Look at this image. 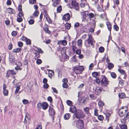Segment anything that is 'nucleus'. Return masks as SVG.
I'll return each instance as SVG.
<instances>
[{
    "mask_svg": "<svg viewBox=\"0 0 129 129\" xmlns=\"http://www.w3.org/2000/svg\"><path fill=\"white\" fill-rule=\"evenodd\" d=\"M102 80L101 81V84L103 87L104 88L106 87V90L108 89L107 85L108 84L109 82L107 78L104 76H102L101 78Z\"/></svg>",
    "mask_w": 129,
    "mask_h": 129,
    "instance_id": "obj_1",
    "label": "nucleus"
},
{
    "mask_svg": "<svg viewBox=\"0 0 129 129\" xmlns=\"http://www.w3.org/2000/svg\"><path fill=\"white\" fill-rule=\"evenodd\" d=\"M73 69L74 70L75 73L76 74H77L81 73L83 71L84 69L82 66L79 65L76 66L74 67Z\"/></svg>",
    "mask_w": 129,
    "mask_h": 129,
    "instance_id": "obj_2",
    "label": "nucleus"
},
{
    "mask_svg": "<svg viewBox=\"0 0 129 129\" xmlns=\"http://www.w3.org/2000/svg\"><path fill=\"white\" fill-rule=\"evenodd\" d=\"M74 116L77 119H80L83 118L84 116L81 110H77L74 114Z\"/></svg>",
    "mask_w": 129,
    "mask_h": 129,
    "instance_id": "obj_3",
    "label": "nucleus"
},
{
    "mask_svg": "<svg viewBox=\"0 0 129 129\" xmlns=\"http://www.w3.org/2000/svg\"><path fill=\"white\" fill-rule=\"evenodd\" d=\"M95 43L94 40L87 39L85 41V45L87 47H90V45L94 47V44Z\"/></svg>",
    "mask_w": 129,
    "mask_h": 129,
    "instance_id": "obj_4",
    "label": "nucleus"
},
{
    "mask_svg": "<svg viewBox=\"0 0 129 129\" xmlns=\"http://www.w3.org/2000/svg\"><path fill=\"white\" fill-rule=\"evenodd\" d=\"M84 123L83 120L79 119L76 122V126L80 129H86L84 126Z\"/></svg>",
    "mask_w": 129,
    "mask_h": 129,
    "instance_id": "obj_5",
    "label": "nucleus"
},
{
    "mask_svg": "<svg viewBox=\"0 0 129 129\" xmlns=\"http://www.w3.org/2000/svg\"><path fill=\"white\" fill-rule=\"evenodd\" d=\"M7 86L6 84H4L3 85V93L5 96H7L8 95L9 91L6 89Z\"/></svg>",
    "mask_w": 129,
    "mask_h": 129,
    "instance_id": "obj_6",
    "label": "nucleus"
},
{
    "mask_svg": "<svg viewBox=\"0 0 129 129\" xmlns=\"http://www.w3.org/2000/svg\"><path fill=\"white\" fill-rule=\"evenodd\" d=\"M49 115L52 117L53 118L54 115L55 114V112L53 108H51L50 107L49 110Z\"/></svg>",
    "mask_w": 129,
    "mask_h": 129,
    "instance_id": "obj_7",
    "label": "nucleus"
},
{
    "mask_svg": "<svg viewBox=\"0 0 129 129\" xmlns=\"http://www.w3.org/2000/svg\"><path fill=\"white\" fill-rule=\"evenodd\" d=\"M72 45L71 47L72 48V49L73 52H75V50L77 48L76 46V42L74 40L72 42Z\"/></svg>",
    "mask_w": 129,
    "mask_h": 129,
    "instance_id": "obj_8",
    "label": "nucleus"
},
{
    "mask_svg": "<svg viewBox=\"0 0 129 129\" xmlns=\"http://www.w3.org/2000/svg\"><path fill=\"white\" fill-rule=\"evenodd\" d=\"M70 17V14L69 13H67L64 15L62 19L66 21H68L69 20Z\"/></svg>",
    "mask_w": 129,
    "mask_h": 129,
    "instance_id": "obj_9",
    "label": "nucleus"
},
{
    "mask_svg": "<svg viewBox=\"0 0 129 129\" xmlns=\"http://www.w3.org/2000/svg\"><path fill=\"white\" fill-rule=\"evenodd\" d=\"M77 111L76 107L74 106H72L70 108L69 111L73 113H75Z\"/></svg>",
    "mask_w": 129,
    "mask_h": 129,
    "instance_id": "obj_10",
    "label": "nucleus"
},
{
    "mask_svg": "<svg viewBox=\"0 0 129 129\" xmlns=\"http://www.w3.org/2000/svg\"><path fill=\"white\" fill-rule=\"evenodd\" d=\"M9 61L11 63H15V57L12 55H9Z\"/></svg>",
    "mask_w": 129,
    "mask_h": 129,
    "instance_id": "obj_11",
    "label": "nucleus"
},
{
    "mask_svg": "<svg viewBox=\"0 0 129 129\" xmlns=\"http://www.w3.org/2000/svg\"><path fill=\"white\" fill-rule=\"evenodd\" d=\"M45 13H46V15H44L45 17H46L47 21L49 23H52V21L49 16L47 14V12L46 11H45Z\"/></svg>",
    "mask_w": 129,
    "mask_h": 129,
    "instance_id": "obj_12",
    "label": "nucleus"
},
{
    "mask_svg": "<svg viewBox=\"0 0 129 129\" xmlns=\"http://www.w3.org/2000/svg\"><path fill=\"white\" fill-rule=\"evenodd\" d=\"M90 109L88 107H86L84 108V110L85 113L87 114L88 116H91V114L89 112V110Z\"/></svg>",
    "mask_w": 129,
    "mask_h": 129,
    "instance_id": "obj_13",
    "label": "nucleus"
},
{
    "mask_svg": "<svg viewBox=\"0 0 129 129\" xmlns=\"http://www.w3.org/2000/svg\"><path fill=\"white\" fill-rule=\"evenodd\" d=\"M102 91V89L101 87H96L95 91L96 94L97 95H99Z\"/></svg>",
    "mask_w": 129,
    "mask_h": 129,
    "instance_id": "obj_14",
    "label": "nucleus"
},
{
    "mask_svg": "<svg viewBox=\"0 0 129 129\" xmlns=\"http://www.w3.org/2000/svg\"><path fill=\"white\" fill-rule=\"evenodd\" d=\"M48 106V104L46 102H44L43 103L42 109L44 110H46Z\"/></svg>",
    "mask_w": 129,
    "mask_h": 129,
    "instance_id": "obj_15",
    "label": "nucleus"
},
{
    "mask_svg": "<svg viewBox=\"0 0 129 129\" xmlns=\"http://www.w3.org/2000/svg\"><path fill=\"white\" fill-rule=\"evenodd\" d=\"M71 117V115L70 113H66L64 116V119L66 120L69 119Z\"/></svg>",
    "mask_w": 129,
    "mask_h": 129,
    "instance_id": "obj_16",
    "label": "nucleus"
},
{
    "mask_svg": "<svg viewBox=\"0 0 129 129\" xmlns=\"http://www.w3.org/2000/svg\"><path fill=\"white\" fill-rule=\"evenodd\" d=\"M48 70L49 72V76L50 78H51L54 75V72L52 70Z\"/></svg>",
    "mask_w": 129,
    "mask_h": 129,
    "instance_id": "obj_17",
    "label": "nucleus"
},
{
    "mask_svg": "<svg viewBox=\"0 0 129 129\" xmlns=\"http://www.w3.org/2000/svg\"><path fill=\"white\" fill-rule=\"evenodd\" d=\"M106 24L108 28L110 31V33L111 29V24L108 21L106 22Z\"/></svg>",
    "mask_w": 129,
    "mask_h": 129,
    "instance_id": "obj_18",
    "label": "nucleus"
},
{
    "mask_svg": "<svg viewBox=\"0 0 129 129\" xmlns=\"http://www.w3.org/2000/svg\"><path fill=\"white\" fill-rule=\"evenodd\" d=\"M100 74V72H93L92 74L93 76L95 78L99 76Z\"/></svg>",
    "mask_w": 129,
    "mask_h": 129,
    "instance_id": "obj_19",
    "label": "nucleus"
},
{
    "mask_svg": "<svg viewBox=\"0 0 129 129\" xmlns=\"http://www.w3.org/2000/svg\"><path fill=\"white\" fill-rule=\"evenodd\" d=\"M118 71L124 75V78L125 77V76H126V75L125 72V71L124 70L120 69H118Z\"/></svg>",
    "mask_w": 129,
    "mask_h": 129,
    "instance_id": "obj_20",
    "label": "nucleus"
},
{
    "mask_svg": "<svg viewBox=\"0 0 129 129\" xmlns=\"http://www.w3.org/2000/svg\"><path fill=\"white\" fill-rule=\"evenodd\" d=\"M59 44H61V45L65 46L67 44V41L65 40H63L62 41H60L59 42Z\"/></svg>",
    "mask_w": 129,
    "mask_h": 129,
    "instance_id": "obj_21",
    "label": "nucleus"
},
{
    "mask_svg": "<svg viewBox=\"0 0 129 129\" xmlns=\"http://www.w3.org/2000/svg\"><path fill=\"white\" fill-rule=\"evenodd\" d=\"M77 46L79 47H81L82 45V41L81 39L78 40L77 42Z\"/></svg>",
    "mask_w": 129,
    "mask_h": 129,
    "instance_id": "obj_22",
    "label": "nucleus"
},
{
    "mask_svg": "<svg viewBox=\"0 0 129 129\" xmlns=\"http://www.w3.org/2000/svg\"><path fill=\"white\" fill-rule=\"evenodd\" d=\"M108 68L109 70L112 68L114 67V64L112 63L109 62L108 63Z\"/></svg>",
    "mask_w": 129,
    "mask_h": 129,
    "instance_id": "obj_23",
    "label": "nucleus"
},
{
    "mask_svg": "<svg viewBox=\"0 0 129 129\" xmlns=\"http://www.w3.org/2000/svg\"><path fill=\"white\" fill-rule=\"evenodd\" d=\"M118 96L119 98H124L125 97V94L124 93H120L119 94Z\"/></svg>",
    "mask_w": 129,
    "mask_h": 129,
    "instance_id": "obj_24",
    "label": "nucleus"
},
{
    "mask_svg": "<svg viewBox=\"0 0 129 129\" xmlns=\"http://www.w3.org/2000/svg\"><path fill=\"white\" fill-rule=\"evenodd\" d=\"M119 114L120 116H123L125 114V112H123V111H121L120 110H119Z\"/></svg>",
    "mask_w": 129,
    "mask_h": 129,
    "instance_id": "obj_25",
    "label": "nucleus"
},
{
    "mask_svg": "<svg viewBox=\"0 0 129 129\" xmlns=\"http://www.w3.org/2000/svg\"><path fill=\"white\" fill-rule=\"evenodd\" d=\"M21 50V49L20 48H17L13 50V53H18Z\"/></svg>",
    "mask_w": 129,
    "mask_h": 129,
    "instance_id": "obj_26",
    "label": "nucleus"
},
{
    "mask_svg": "<svg viewBox=\"0 0 129 129\" xmlns=\"http://www.w3.org/2000/svg\"><path fill=\"white\" fill-rule=\"evenodd\" d=\"M78 4L76 2V1L75 0H72V1L71 5L73 7L75 5Z\"/></svg>",
    "mask_w": 129,
    "mask_h": 129,
    "instance_id": "obj_27",
    "label": "nucleus"
},
{
    "mask_svg": "<svg viewBox=\"0 0 129 129\" xmlns=\"http://www.w3.org/2000/svg\"><path fill=\"white\" fill-rule=\"evenodd\" d=\"M43 103H39L37 105V107L39 109H41L42 107Z\"/></svg>",
    "mask_w": 129,
    "mask_h": 129,
    "instance_id": "obj_28",
    "label": "nucleus"
},
{
    "mask_svg": "<svg viewBox=\"0 0 129 129\" xmlns=\"http://www.w3.org/2000/svg\"><path fill=\"white\" fill-rule=\"evenodd\" d=\"M111 77L113 78H115L116 77V74L114 72H112L111 73Z\"/></svg>",
    "mask_w": 129,
    "mask_h": 129,
    "instance_id": "obj_29",
    "label": "nucleus"
},
{
    "mask_svg": "<svg viewBox=\"0 0 129 129\" xmlns=\"http://www.w3.org/2000/svg\"><path fill=\"white\" fill-rule=\"evenodd\" d=\"M129 118V112L127 113L126 115L125 116L123 119V120H125Z\"/></svg>",
    "mask_w": 129,
    "mask_h": 129,
    "instance_id": "obj_30",
    "label": "nucleus"
},
{
    "mask_svg": "<svg viewBox=\"0 0 129 129\" xmlns=\"http://www.w3.org/2000/svg\"><path fill=\"white\" fill-rule=\"evenodd\" d=\"M39 14V13L38 11L36 10L34 13L33 15H34L35 17H37L38 16Z\"/></svg>",
    "mask_w": 129,
    "mask_h": 129,
    "instance_id": "obj_31",
    "label": "nucleus"
},
{
    "mask_svg": "<svg viewBox=\"0 0 129 129\" xmlns=\"http://www.w3.org/2000/svg\"><path fill=\"white\" fill-rule=\"evenodd\" d=\"M57 12H59L60 13L62 10V8L61 6L60 5L57 8Z\"/></svg>",
    "mask_w": 129,
    "mask_h": 129,
    "instance_id": "obj_32",
    "label": "nucleus"
},
{
    "mask_svg": "<svg viewBox=\"0 0 129 129\" xmlns=\"http://www.w3.org/2000/svg\"><path fill=\"white\" fill-rule=\"evenodd\" d=\"M104 48L103 47H101L99 49V51L100 52L102 53L104 51Z\"/></svg>",
    "mask_w": 129,
    "mask_h": 129,
    "instance_id": "obj_33",
    "label": "nucleus"
},
{
    "mask_svg": "<svg viewBox=\"0 0 129 129\" xmlns=\"http://www.w3.org/2000/svg\"><path fill=\"white\" fill-rule=\"evenodd\" d=\"M7 12L13 14V13L12 12L13 9L10 8H9L7 9Z\"/></svg>",
    "mask_w": 129,
    "mask_h": 129,
    "instance_id": "obj_34",
    "label": "nucleus"
},
{
    "mask_svg": "<svg viewBox=\"0 0 129 129\" xmlns=\"http://www.w3.org/2000/svg\"><path fill=\"white\" fill-rule=\"evenodd\" d=\"M25 42L27 45H30L31 44V42L30 40L27 38Z\"/></svg>",
    "mask_w": 129,
    "mask_h": 129,
    "instance_id": "obj_35",
    "label": "nucleus"
},
{
    "mask_svg": "<svg viewBox=\"0 0 129 129\" xmlns=\"http://www.w3.org/2000/svg\"><path fill=\"white\" fill-rule=\"evenodd\" d=\"M67 104L69 106H71L72 104V103L71 101L68 100L66 102Z\"/></svg>",
    "mask_w": 129,
    "mask_h": 129,
    "instance_id": "obj_36",
    "label": "nucleus"
},
{
    "mask_svg": "<svg viewBox=\"0 0 129 129\" xmlns=\"http://www.w3.org/2000/svg\"><path fill=\"white\" fill-rule=\"evenodd\" d=\"M71 26V25L70 24H67L65 25V28L68 29H69L70 28Z\"/></svg>",
    "mask_w": 129,
    "mask_h": 129,
    "instance_id": "obj_37",
    "label": "nucleus"
},
{
    "mask_svg": "<svg viewBox=\"0 0 129 129\" xmlns=\"http://www.w3.org/2000/svg\"><path fill=\"white\" fill-rule=\"evenodd\" d=\"M87 16H89V18H93L94 17V15L93 13H91L88 14V15H87Z\"/></svg>",
    "mask_w": 129,
    "mask_h": 129,
    "instance_id": "obj_38",
    "label": "nucleus"
},
{
    "mask_svg": "<svg viewBox=\"0 0 129 129\" xmlns=\"http://www.w3.org/2000/svg\"><path fill=\"white\" fill-rule=\"evenodd\" d=\"M23 20L22 18L21 17H18L17 19V21L19 22H20L22 21Z\"/></svg>",
    "mask_w": 129,
    "mask_h": 129,
    "instance_id": "obj_39",
    "label": "nucleus"
},
{
    "mask_svg": "<svg viewBox=\"0 0 129 129\" xmlns=\"http://www.w3.org/2000/svg\"><path fill=\"white\" fill-rule=\"evenodd\" d=\"M104 103L102 101H100L98 103V105L99 106L102 107L104 105Z\"/></svg>",
    "mask_w": 129,
    "mask_h": 129,
    "instance_id": "obj_40",
    "label": "nucleus"
},
{
    "mask_svg": "<svg viewBox=\"0 0 129 129\" xmlns=\"http://www.w3.org/2000/svg\"><path fill=\"white\" fill-rule=\"evenodd\" d=\"M89 97L91 98L93 100H95L96 99L95 97L94 96V95L93 94H90Z\"/></svg>",
    "mask_w": 129,
    "mask_h": 129,
    "instance_id": "obj_41",
    "label": "nucleus"
},
{
    "mask_svg": "<svg viewBox=\"0 0 129 129\" xmlns=\"http://www.w3.org/2000/svg\"><path fill=\"white\" fill-rule=\"evenodd\" d=\"M34 23V20L33 19H31L28 21V23L30 25L33 24Z\"/></svg>",
    "mask_w": 129,
    "mask_h": 129,
    "instance_id": "obj_42",
    "label": "nucleus"
},
{
    "mask_svg": "<svg viewBox=\"0 0 129 129\" xmlns=\"http://www.w3.org/2000/svg\"><path fill=\"white\" fill-rule=\"evenodd\" d=\"M113 28L116 31H118L119 30L118 27L117 25H114L113 26Z\"/></svg>",
    "mask_w": 129,
    "mask_h": 129,
    "instance_id": "obj_43",
    "label": "nucleus"
},
{
    "mask_svg": "<svg viewBox=\"0 0 129 129\" xmlns=\"http://www.w3.org/2000/svg\"><path fill=\"white\" fill-rule=\"evenodd\" d=\"M28 102V101L26 99H24L22 100V102L24 105L27 104Z\"/></svg>",
    "mask_w": 129,
    "mask_h": 129,
    "instance_id": "obj_44",
    "label": "nucleus"
},
{
    "mask_svg": "<svg viewBox=\"0 0 129 129\" xmlns=\"http://www.w3.org/2000/svg\"><path fill=\"white\" fill-rule=\"evenodd\" d=\"M98 119L100 121L103 120L104 119L103 116L102 115H99L98 117Z\"/></svg>",
    "mask_w": 129,
    "mask_h": 129,
    "instance_id": "obj_45",
    "label": "nucleus"
},
{
    "mask_svg": "<svg viewBox=\"0 0 129 129\" xmlns=\"http://www.w3.org/2000/svg\"><path fill=\"white\" fill-rule=\"evenodd\" d=\"M16 88L15 91V94H16L19 91L20 89V86H17L16 87Z\"/></svg>",
    "mask_w": 129,
    "mask_h": 129,
    "instance_id": "obj_46",
    "label": "nucleus"
},
{
    "mask_svg": "<svg viewBox=\"0 0 129 129\" xmlns=\"http://www.w3.org/2000/svg\"><path fill=\"white\" fill-rule=\"evenodd\" d=\"M42 60L40 59H37L36 61L37 63L38 64H41L42 63Z\"/></svg>",
    "mask_w": 129,
    "mask_h": 129,
    "instance_id": "obj_47",
    "label": "nucleus"
},
{
    "mask_svg": "<svg viewBox=\"0 0 129 129\" xmlns=\"http://www.w3.org/2000/svg\"><path fill=\"white\" fill-rule=\"evenodd\" d=\"M79 26L81 27V29H82L84 30L85 28H84L85 26V25L83 24H81Z\"/></svg>",
    "mask_w": 129,
    "mask_h": 129,
    "instance_id": "obj_48",
    "label": "nucleus"
},
{
    "mask_svg": "<svg viewBox=\"0 0 129 129\" xmlns=\"http://www.w3.org/2000/svg\"><path fill=\"white\" fill-rule=\"evenodd\" d=\"M44 30L45 32L48 34H50V31L49 30L48 28H45L44 29Z\"/></svg>",
    "mask_w": 129,
    "mask_h": 129,
    "instance_id": "obj_49",
    "label": "nucleus"
},
{
    "mask_svg": "<svg viewBox=\"0 0 129 129\" xmlns=\"http://www.w3.org/2000/svg\"><path fill=\"white\" fill-rule=\"evenodd\" d=\"M67 83H64L63 84L62 86L63 88H66L68 87V85Z\"/></svg>",
    "mask_w": 129,
    "mask_h": 129,
    "instance_id": "obj_50",
    "label": "nucleus"
},
{
    "mask_svg": "<svg viewBox=\"0 0 129 129\" xmlns=\"http://www.w3.org/2000/svg\"><path fill=\"white\" fill-rule=\"evenodd\" d=\"M35 129H42V127L41 124H38V125Z\"/></svg>",
    "mask_w": 129,
    "mask_h": 129,
    "instance_id": "obj_51",
    "label": "nucleus"
},
{
    "mask_svg": "<svg viewBox=\"0 0 129 129\" xmlns=\"http://www.w3.org/2000/svg\"><path fill=\"white\" fill-rule=\"evenodd\" d=\"M35 47L37 49L39 53H43V51H42V50H41V49L40 48H38L36 46H35Z\"/></svg>",
    "mask_w": 129,
    "mask_h": 129,
    "instance_id": "obj_52",
    "label": "nucleus"
},
{
    "mask_svg": "<svg viewBox=\"0 0 129 129\" xmlns=\"http://www.w3.org/2000/svg\"><path fill=\"white\" fill-rule=\"evenodd\" d=\"M12 35L13 36H15L17 35V33L16 31H13L11 33Z\"/></svg>",
    "mask_w": 129,
    "mask_h": 129,
    "instance_id": "obj_53",
    "label": "nucleus"
},
{
    "mask_svg": "<svg viewBox=\"0 0 129 129\" xmlns=\"http://www.w3.org/2000/svg\"><path fill=\"white\" fill-rule=\"evenodd\" d=\"M18 16L19 17H21L22 16H23V12L22 11H20L19 13Z\"/></svg>",
    "mask_w": 129,
    "mask_h": 129,
    "instance_id": "obj_54",
    "label": "nucleus"
},
{
    "mask_svg": "<svg viewBox=\"0 0 129 129\" xmlns=\"http://www.w3.org/2000/svg\"><path fill=\"white\" fill-rule=\"evenodd\" d=\"M11 71L10 70H9L7 71L6 75V77H9Z\"/></svg>",
    "mask_w": 129,
    "mask_h": 129,
    "instance_id": "obj_55",
    "label": "nucleus"
},
{
    "mask_svg": "<svg viewBox=\"0 0 129 129\" xmlns=\"http://www.w3.org/2000/svg\"><path fill=\"white\" fill-rule=\"evenodd\" d=\"M18 45L19 47H21L23 46V43L21 42H20L18 43Z\"/></svg>",
    "mask_w": 129,
    "mask_h": 129,
    "instance_id": "obj_56",
    "label": "nucleus"
},
{
    "mask_svg": "<svg viewBox=\"0 0 129 129\" xmlns=\"http://www.w3.org/2000/svg\"><path fill=\"white\" fill-rule=\"evenodd\" d=\"M76 56L75 55H74L72 58V61L75 62H77V60L76 59Z\"/></svg>",
    "mask_w": 129,
    "mask_h": 129,
    "instance_id": "obj_57",
    "label": "nucleus"
},
{
    "mask_svg": "<svg viewBox=\"0 0 129 129\" xmlns=\"http://www.w3.org/2000/svg\"><path fill=\"white\" fill-rule=\"evenodd\" d=\"M49 86V85L47 83H45L43 85V87L46 89Z\"/></svg>",
    "mask_w": 129,
    "mask_h": 129,
    "instance_id": "obj_58",
    "label": "nucleus"
},
{
    "mask_svg": "<svg viewBox=\"0 0 129 129\" xmlns=\"http://www.w3.org/2000/svg\"><path fill=\"white\" fill-rule=\"evenodd\" d=\"M28 63V60L27 59H25L24 60V65H26Z\"/></svg>",
    "mask_w": 129,
    "mask_h": 129,
    "instance_id": "obj_59",
    "label": "nucleus"
},
{
    "mask_svg": "<svg viewBox=\"0 0 129 129\" xmlns=\"http://www.w3.org/2000/svg\"><path fill=\"white\" fill-rule=\"evenodd\" d=\"M76 52L77 54H80L81 52V51L80 50L78 49L76 50Z\"/></svg>",
    "mask_w": 129,
    "mask_h": 129,
    "instance_id": "obj_60",
    "label": "nucleus"
},
{
    "mask_svg": "<svg viewBox=\"0 0 129 129\" xmlns=\"http://www.w3.org/2000/svg\"><path fill=\"white\" fill-rule=\"evenodd\" d=\"M13 47V46L12 43H11L9 44V45L8 46V48L9 49L11 50L12 49Z\"/></svg>",
    "mask_w": 129,
    "mask_h": 129,
    "instance_id": "obj_61",
    "label": "nucleus"
},
{
    "mask_svg": "<svg viewBox=\"0 0 129 129\" xmlns=\"http://www.w3.org/2000/svg\"><path fill=\"white\" fill-rule=\"evenodd\" d=\"M73 7H74V8L76 10H79L78 4L75 5V6H74Z\"/></svg>",
    "mask_w": 129,
    "mask_h": 129,
    "instance_id": "obj_62",
    "label": "nucleus"
},
{
    "mask_svg": "<svg viewBox=\"0 0 129 129\" xmlns=\"http://www.w3.org/2000/svg\"><path fill=\"white\" fill-rule=\"evenodd\" d=\"M27 38L24 37V36H22L21 38V40L22 41H25L26 40Z\"/></svg>",
    "mask_w": 129,
    "mask_h": 129,
    "instance_id": "obj_63",
    "label": "nucleus"
},
{
    "mask_svg": "<svg viewBox=\"0 0 129 129\" xmlns=\"http://www.w3.org/2000/svg\"><path fill=\"white\" fill-rule=\"evenodd\" d=\"M10 71L11 74L13 75H16V72L14 70H11Z\"/></svg>",
    "mask_w": 129,
    "mask_h": 129,
    "instance_id": "obj_64",
    "label": "nucleus"
}]
</instances>
